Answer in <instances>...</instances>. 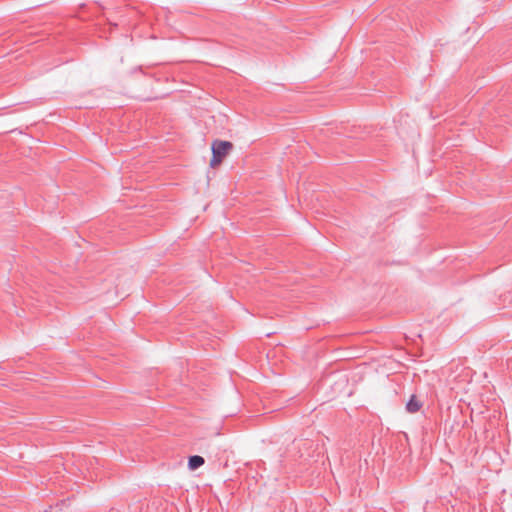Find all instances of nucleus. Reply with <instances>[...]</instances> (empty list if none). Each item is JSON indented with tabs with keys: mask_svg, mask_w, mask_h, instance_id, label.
Masks as SVG:
<instances>
[{
	"mask_svg": "<svg viewBox=\"0 0 512 512\" xmlns=\"http://www.w3.org/2000/svg\"><path fill=\"white\" fill-rule=\"evenodd\" d=\"M233 144L229 141L214 140L211 144L212 158L210 160V167H218L223 159L230 153Z\"/></svg>",
	"mask_w": 512,
	"mask_h": 512,
	"instance_id": "nucleus-1",
	"label": "nucleus"
},
{
	"mask_svg": "<svg viewBox=\"0 0 512 512\" xmlns=\"http://www.w3.org/2000/svg\"><path fill=\"white\" fill-rule=\"evenodd\" d=\"M421 407L422 402L415 395H412L410 400L406 404V410L409 413H416L421 409Z\"/></svg>",
	"mask_w": 512,
	"mask_h": 512,
	"instance_id": "nucleus-2",
	"label": "nucleus"
},
{
	"mask_svg": "<svg viewBox=\"0 0 512 512\" xmlns=\"http://www.w3.org/2000/svg\"><path fill=\"white\" fill-rule=\"evenodd\" d=\"M205 463V460L202 456L194 455L189 457L188 460V468L190 470H196L201 467Z\"/></svg>",
	"mask_w": 512,
	"mask_h": 512,
	"instance_id": "nucleus-3",
	"label": "nucleus"
}]
</instances>
